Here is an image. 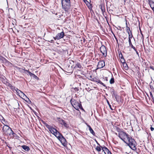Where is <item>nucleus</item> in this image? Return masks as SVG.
Masks as SVG:
<instances>
[{
  "label": "nucleus",
  "mask_w": 154,
  "mask_h": 154,
  "mask_svg": "<svg viewBox=\"0 0 154 154\" xmlns=\"http://www.w3.org/2000/svg\"><path fill=\"white\" fill-rule=\"evenodd\" d=\"M104 79V80H105L106 82L108 81V79L107 77H105V79Z\"/></svg>",
  "instance_id": "5fc2aeb1"
},
{
  "label": "nucleus",
  "mask_w": 154,
  "mask_h": 154,
  "mask_svg": "<svg viewBox=\"0 0 154 154\" xmlns=\"http://www.w3.org/2000/svg\"><path fill=\"white\" fill-rule=\"evenodd\" d=\"M6 60V59L5 58L2 57V58L0 59V60L2 63H4Z\"/></svg>",
  "instance_id": "cd10ccee"
},
{
  "label": "nucleus",
  "mask_w": 154,
  "mask_h": 154,
  "mask_svg": "<svg viewBox=\"0 0 154 154\" xmlns=\"http://www.w3.org/2000/svg\"><path fill=\"white\" fill-rule=\"evenodd\" d=\"M75 65L74 66V65H72L71 67H70V69H67V71H66V72L67 73H72V68H73L75 69H81L82 68V66L80 64V63H79L78 62H75Z\"/></svg>",
  "instance_id": "7ed1b4c3"
},
{
  "label": "nucleus",
  "mask_w": 154,
  "mask_h": 154,
  "mask_svg": "<svg viewBox=\"0 0 154 154\" xmlns=\"http://www.w3.org/2000/svg\"><path fill=\"white\" fill-rule=\"evenodd\" d=\"M84 2L89 9L92 10V6L91 4H90L87 0H84Z\"/></svg>",
  "instance_id": "f3484780"
},
{
  "label": "nucleus",
  "mask_w": 154,
  "mask_h": 154,
  "mask_svg": "<svg viewBox=\"0 0 154 154\" xmlns=\"http://www.w3.org/2000/svg\"><path fill=\"white\" fill-rule=\"evenodd\" d=\"M65 35L64 32L63 31L60 33H58L55 37H53V38L55 40H59L63 38Z\"/></svg>",
  "instance_id": "1a4fd4ad"
},
{
  "label": "nucleus",
  "mask_w": 154,
  "mask_h": 154,
  "mask_svg": "<svg viewBox=\"0 0 154 154\" xmlns=\"http://www.w3.org/2000/svg\"><path fill=\"white\" fill-rule=\"evenodd\" d=\"M30 108L31 109H32V108H31V107H30Z\"/></svg>",
  "instance_id": "338daca9"
},
{
  "label": "nucleus",
  "mask_w": 154,
  "mask_h": 154,
  "mask_svg": "<svg viewBox=\"0 0 154 154\" xmlns=\"http://www.w3.org/2000/svg\"><path fill=\"white\" fill-rule=\"evenodd\" d=\"M150 129L151 131H152L154 130V128L151 126L150 127Z\"/></svg>",
  "instance_id": "6e6d98bb"
},
{
  "label": "nucleus",
  "mask_w": 154,
  "mask_h": 154,
  "mask_svg": "<svg viewBox=\"0 0 154 154\" xmlns=\"http://www.w3.org/2000/svg\"><path fill=\"white\" fill-rule=\"evenodd\" d=\"M101 47L100 48V52L102 53L103 55L105 57L107 56V51L105 46L102 44Z\"/></svg>",
  "instance_id": "423d86ee"
},
{
  "label": "nucleus",
  "mask_w": 154,
  "mask_h": 154,
  "mask_svg": "<svg viewBox=\"0 0 154 154\" xmlns=\"http://www.w3.org/2000/svg\"><path fill=\"white\" fill-rule=\"evenodd\" d=\"M2 119H2V120H3V121H4V122H5V119L4 118H3L2 116Z\"/></svg>",
  "instance_id": "052dcab7"
},
{
  "label": "nucleus",
  "mask_w": 154,
  "mask_h": 154,
  "mask_svg": "<svg viewBox=\"0 0 154 154\" xmlns=\"http://www.w3.org/2000/svg\"><path fill=\"white\" fill-rule=\"evenodd\" d=\"M89 131H90V132L94 136H95V133H94V132L93 130V129L92 128L89 130Z\"/></svg>",
  "instance_id": "72a5a7b5"
},
{
  "label": "nucleus",
  "mask_w": 154,
  "mask_h": 154,
  "mask_svg": "<svg viewBox=\"0 0 154 154\" xmlns=\"http://www.w3.org/2000/svg\"><path fill=\"white\" fill-rule=\"evenodd\" d=\"M129 136V135L128 134L123 131L121 132L120 133H119L118 137L125 143H126V141L125 140V137H126L127 139Z\"/></svg>",
  "instance_id": "39448f33"
},
{
  "label": "nucleus",
  "mask_w": 154,
  "mask_h": 154,
  "mask_svg": "<svg viewBox=\"0 0 154 154\" xmlns=\"http://www.w3.org/2000/svg\"><path fill=\"white\" fill-rule=\"evenodd\" d=\"M121 62L122 64V65L123 67L126 69H127L128 68L127 64L125 62V60H121Z\"/></svg>",
  "instance_id": "a211bd4d"
},
{
  "label": "nucleus",
  "mask_w": 154,
  "mask_h": 154,
  "mask_svg": "<svg viewBox=\"0 0 154 154\" xmlns=\"http://www.w3.org/2000/svg\"><path fill=\"white\" fill-rule=\"evenodd\" d=\"M4 125V126L3 127L2 130L3 132H5L7 134L8 131H9L10 130L11 128L9 126L5 125V124L3 123Z\"/></svg>",
  "instance_id": "9d476101"
},
{
  "label": "nucleus",
  "mask_w": 154,
  "mask_h": 154,
  "mask_svg": "<svg viewBox=\"0 0 154 154\" xmlns=\"http://www.w3.org/2000/svg\"><path fill=\"white\" fill-rule=\"evenodd\" d=\"M119 96H116V97H115V98L116 99V100L117 102H119Z\"/></svg>",
  "instance_id": "37998d69"
},
{
  "label": "nucleus",
  "mask_w": 154,
  "mask_h": 154,
  "mask_svg": "<svg viewBox=\"0 0 154 154\" xmlns=\"http://www.w3.org/2000/svg\"><path fill=\"white\" fill-rule=\"evenodd\" d=\"M101 147L99 146H97L96 148V149L98 152H99L101 150Z\"/></svg>",
  "instance_id": "2f4dec72"
},
{
  "label": "nucleus",
  "mask_w": 154,
  "mask_h": 154,
  "mask_svg": "<svg viewBox=\"0 0 154 154\" xmlns=\"http://www.w3.org/2000/svg\"><path fill=\"white\" fill-rule=\"evenodd\" d=\"M128 140V142L126 141V144H127L128 145L129 147L134 150H135L136 149V146L137 145V143L135 140L132 138L131 137L129 136L127 138Z\"/></svg>",
  "instance_id": "f257e3e1"
},
{
  "label": "nucleus",
  "mask_w": 154,
  "mask_h": 154,
  "mask_svg": "<svg viewBox=\"0 0 154 154\" xmlns=\"http://www.w3.org/2000/svg\"><path fill=\"white\" fill-rule=\"evenodd\" d=\"M115 82L114 81V79L113 77H112L111 79H110L109 82L110 84H113Z\"/></svg>",
  "instance_id": "c85d7f7f"
},
{
  "label": "nucleus",
  "mask_w": 154,
  "mask_h": 154,
  "mask_svg": "<svg viewBox=\"0 0 154 154\" xmlns=\"http://www.w3.org/2000/svg\"><path fill=\"white\" fill-rule=\"evenodd\" d=\"M60 135L61 136V137L60 141L62 145L63 146H66L67 145V142L66 141V139L62 135Z\"/></svg>",
  "instance_id": "9b49d317"
},
{
  "label": "nucleus",
  "mask_w": 154,
  "mask_h": 154,
  "mask_svg": "<svg viewBox=\"0 0 154 154\" xmlns=\"http://www.w3.org/2000/svg\"><path fill=\"white\" fill-rule=\"evenodd\" d=\"M78 106V110H79V108L80 109V108H81V107L82 108V106L81 102L80 101V102H79V105H78V106Z\"/></svg>",
  "instance_id": "c9c22d12"
},
{
  "label": "nucleus",
  "mask_w": 154,
  "mask_h": 154,
  "mask_svg": "<svg viewBox=\"0 0 154 154\" xmlns=\"http://www.w3.org/2000/svg\"><path fill=\"white\" fill-rule=\"evenodd\" d=\"M33 112L35 114V115H36V114L37 113L34 110H33Z\"/></svg>",
  "instance_id": "13d9d810"
},
{
  "label": "nucleus",
  "mask_w": 154,
  "mask_h": 154,
  "mask_svg": "<svg viewBox=\"0 0 154 154\" xmlns=\"http://www.w3.org/2000/svg\"><path fill=\"white\" fill-rule=\"evenodd\" d=\"M78 76H79V78H82V79H84V76H82L80 75H79Z\"/></svg>",
  "instance_id": "09e8293b"
},
{
  "label": "nucleus",
  "mask_w": 154,
  "mask_h": 154,
  "mask_svg": "<svg viewBox=\"0 0 154 154\" xmlns=\"http://www.w3.org/2000/svg\"><path fill=\"white\" fill-rule=\"evenodd\" d=\"M95 141L97 143V144L99 146H100L101 147V146L100 145V144L97 142V141L95 140Z\"/></svg>",
  "instance_id": "864d4df0"
},
{
  "label": "nucleus",
  "mask_w": 154,
  "mask_h": 154,
  "mask_svg": "<svg viewBox=\"0 0 154 154\" xmlns=\"http://www.w3.org/2000/svg\"><path fill=\"white\" fill-rule=\"evenodd\" d=\"M149 93H150V95L152 98V99H154V97H153V95L152 94V92L151 91H150L149 92Z\"/></svg>",
  "instance_id": "c03bdc74"
},
{
  "label": "nucleus",
  "mask_w": 154,
  "mask_h": 154,
  "mask_svg": "<svg viewBox=\"0 0 154 154\" xmlns=\"http://www.w3.org/2000/svg\"><path fill=\"white\" fill-rule=\"evenodd\" d=\"M128 40H131V39L133 37L132 32H131L129 34H128Z\"/></svg>",
  "instance_id": "473e14b6"
},
{
  "label": "nucleus",
  "mask_w": 154,
  "mask_h": 154,
  "mask_svg": "<svg viewBox=\"0 0 154 154\" xmlns=\"http://www.w3.org/2000/svg\"><path fill=\"white\" fill-rule=\"evenodd\" d=\"M116 129L117 132H118L119 133H120L121 132H122L123 131L122 129L120 128L119 127H116Z\"/></svg>",
  "instance_id": "bb28decb"
},
{
  "label": "nucleus",
  "mask_w": 154,
  "mask_h": 154,
  "mask_svg": "<svg viewBox=\"0 0 154 154\" xmlns=\"http://www.w3.org/2000/svg\"><path fill=\"white\" fill-rule=\"evenodd\" d=\"M22 70H24L26 72H27L28 73L29 75L31 76V77H32L33 78H34L35 79L38 80L39 79V78L35 75L34 74L31 73V72L29 71V70L25 69H21Z\"/></svg>",
  "instance_id": "f8f14e48"
},
{
  "label": "nucleus",
  "mask_w": 154,
  "mask_h": 154,
  "mask_svg": "<svg viewBox=\"0 0 154 154\" xmlns=\"http://www.w3.org/2000/svg\"><path fill=\"white\" fill-rule=\"evenodd\" d=\"M149 87L150 89L152 90V91L154 92V88H153V87L150 85H149Z\"/></svg>",
  "instance_id": "79ce46f5"
},
{
  "label": "nucleus",
  "mask_w": 154,
  "mask_h": 154,
  "mask_svg": "<svg viewBox=\"0 0 154 154\" xmlns=\"http://www.w3.org/2000/svg\"><path fill=\"white\" fill-rule=\"evenodd\" d=\"M112 33H113V34H114V33H113V32H112Z\"/></svg>",
  "instance_id": "774afa93"
},
{
  "label": "nucleus",
  "mask_w": 154,
  "mask_h": 154,
  "mask_svg": "<svg viewBox=\"0 0 154 154\" xmlns=\"http://www.w3.org/2000/svg\"><path fill=\"white\" fill-rule=\"evenodd\" d=\"M81 110H82L83 111H85V110H84V109H83V108L82 107V108H80Z\"/></svg>",
  "instance_id": "bf43d9fd"
},
{
  "label": "nucleus",
  "mask_w": 154,
  "mask_h": 154,
  "mask_svg": "<svg viewBox=\"0 0 154 154\" xmlns=\"http://www.w3.org/2000/svg\"><path fill=\"white\" fill-rule=\"evenodd\" d=\"M6 82L7 83V85L9 87L12 91H14V90L15 87L13 86L11 84L8 82Z\"/></svg>",
  "instance_id": "aec40b11"
},
{
  "label": "nucleus",
  "mask_w": 154,
  "mask_h": 154,
  "mask_svg": "<svg viewBox=\"0 0 154 154\" xmlns=\"http://www.w3.org/2000/svg\"><path fill=\"white\" fill-rule=\"evenodd\" d=\"M119 58H120V59L121 60H125L123 57L121 51L119 52Z\"/></svg>",
  "instance_id": "393cba45"
},
{
  "label": "nucleus",
  "mask_w": 154,
  "mask_h": 154,
  "mask_svg": "<svg viewBox=\"0 0 154 154\" xmlns=\"http://www.w3.org/2000/svg\"><path fill=\"white\" fill-rule=\"evenodd\" d=\"M91 80L93 81L94 82H97L98 83H99L101 85H103L104 87H106V88H107V87L99 79H97L96 78H92L91 79Z\"/></svg>",
  "instance_id": "ddd939ff"
},
{
  "label": "nucleus",
  "mask_w": 154,
  "mask_h": 154,
  "mask_svg": "<svg viewBox=\"0 0 154 154\" xmlns=\"http://www.w3.org/2000/svg\"><path fill=\"white\" fill-rule=\"evenodd\" d=\"M114 37L115 38V39H116V41L118 43V40L117 38L116 37V36H115V35L114 34Z\"/></svg>",
  "instance_id": "8fccbe9b"
},
{
  "label": "nucleus",
  "mask_w": 154,
  "mask_h": 154,
  "mask_svg": "<svg viewBox=\"0 0 154 154\" xmlns=\"http://www.w3.org/2000/svg\"><path fill=\"white\" fill-rule=\"evenodd\" d=\"M7 135H8L11 137L13 138L14 137L16 136L17 134L14 132L11 128L8 131V133L7 134Z\"/></svg>",
  "instance_id": "dca6fc26"
},
{
  "label": "nucleus",
  "mask_w": 154,
  "mask_h": 154,
  "mask_svg": "<svg viewBox=\"0 0 154 154\" xmlns=\"http://www.w3.org/2000/svg\"><path fill=\"white\" fill-rule=\"evenodd\" d=\"M48 41L52 43H54V41L53 40H51L50 41Z\"/></svg>",
  "instance_id": "49530a36"
},
{
  "label": "nucleus",
  "mask_w": 154,
  "mask_h": 154,
  "mask_svg": "<svg viewBox=\"0 0 154 154\" xmlns=\"http://www.w3.org/2000/svg\"><path fill=\"white\" fill-rule=\"evenodd\" d=\"M148 4L152 9L154 8V2L152 0H148Z\"/></svg>",
  "instance_id": "6ab92c4d"
},
{
  "label": "nucleus",
  "mask_w": 154,
  "mask_h": 154,
  "mask_svg": "<svg viewBox=\"0 0 154 154\" xmlns=\"http://www.w3.org/2000/svg\"><path fill=\"white\" fill-rule=\"evenodd\" d=\"M132 48H133L135 51H136L137 50L135 48L134 46H132L131 47Z\"/></svg>",
  "instance_id": "de8ad7c7"
},
{
  "label": "nucleus",
  "mask_w": 154,
  "mask_h": 154,
  "mask_svg": "<svg viewBox=\"0 0 154 154\" xmlns=\"http://www.w3.org/2000/svg\"><path fill=\"white\" fill-rule=\"evenodd\" d=\"M152 101L153 103L154 104V98L153 99H152Z\"/></svg>",
  "instance_id": "680f3d73"
},
{
  "label": "nucleus",
  "mask_w": 154,
  "mask_h": 154,
  "mask_svg": "<svg viewBox=\"0 0 154 154\" xmlns=\"http://www.w3.org/2000/svg\"><path fill=\"white\" fill-rule=\"evenodd\" d=\"M128 42L130 46L131 47L132 46H133L131 40L129 39V40H128Z\"/></svg>",
  "instance_id": "4c0bfd02"
},
{
  "label": "nucleus",
  "mask_w": 154,
  "mask_h": 154,
  "mask_svg": "<svg viewBox=\"0 0 154 154\" xmlns=\"http://www.w3.org/2000/svg\"><path fill=\"white\" fill-rule=\"evenodd\" d=\"M69 65L68 66V68H69Z\"/></svg>",
  "instance_id": "69168bd1"
},
{
  "label": "nucleus",
  "mask_w": 154,
  "mask_h": 154,
  "mask_svg": "<svg viewBox=\"0 0 154 154\" xmlns=\"http://www.w3.org/2000/svg\"><path fill=\"white\" fill-rule=\"evenodd\" d=\"M72 89H73L75 92L78 91L79 89L78 88L75 87V88H72Z\"/></svg>",
  "instance_id": "e433bc0d"
},
{
  "label": "nucleus",
  "mask_w": 154,
  "mask_h": 154,
  "mask_svg": "<svg viewBox=\"0 0 154 154\" xmlns=\"http://www.w3.org/2000/svg\"><path fill=\"white\" fill-rule=\"evenodd\" d=\"M60 135L62 134L60 133H58V136H56V137L59 140H60L61 137V136Z\"/></svg>",
  "instance_id": "7c9ffc66"
},
{
  "label": "nucleus",
  "mask_w": 154,
  "mask_h": 154,
  "mask_svg": "<svg viewBox=\"0 0 154 154\" xmlns=\"http://www.w3.org/2000/svg\"><path fill=\"white\" fill-rule=\"evenodd\" d=\"M126 31L128 33V34H129L131 32H132L131 31L130 28L127 25V22L126 23Z\"/></svg>",
  "instance_id": "b1692460"
},
{
  "label": "nucleus",
  "mask_w": 154,
  "mask_h": 154,
  "mask_svg": "<svg viewBox=\"0 0 154 154\" xmlns=\"http://www.w3.org/2000/svg\"><path fill=\"white\" fill-rule=\"evenodd\" d=\"M85 39H84L83 40V42H85Z\"/></svg>",
  "instance_id": "0e129e2a"
},
{
  "label": "nucleus",
  "mask_w": 154,
  "mask_h": 154,
  "mask_svg": "<svg viewBox=\"0 0 154 154\" xmlns=\"http://www.w3.org/2000/svg\"><path fill=\"white\" fill-rule=\"evenodd\" d=\"M135 52H136V54L138 56H139V53L137 51V50H136V51H135Z\"/></svg>",
  "instance_id": "4d7b16f0"
},
{
  "label": "nucleus",
  "mask_w": 154,
  "mask_h": 154,
  "mask_svg": "<svg viewBox=\"0 0 154 154\" xmlns=\"http://www.w3.org/2000/svg\"><path fill=\"white\" fill-rule=\"evenodd\" d=\"M112 97H116V96H118L116 92H115L113 93H112Z\"/></svg>",
  "instance_id": "f704fd0d"
},
{
  "label": "nucleus",
  "mask_w": 154,
  "mask_h": 154,
  "mask_svg": "<svg viewBox=\"0 0 154 154\" xmlns=\"http://www.w3.org/2000/svg\"><path fill=\"white\" fill-rule=\"evenodd\" d=\"M110 92H111V94L112 93H113L115 92H116L115 91H114V89H113V88H110Z\"/></svg>",
  "instance_id": "a19ab883"
},
{
  "label": "nucleus",
  "mask_w": 154,
  "mask_h": 154,
  "mask_svg": "<svg viewBox=\"0 0 154 154\" xmlns=\"http://www.w3.org/2000/svg\"><path fill=\"white\" fill-rule=\"evenodd\" d=\"M42 122L46 128H48L50 132L53 134H54L55 133V131H57V130L56 129L53 128L52 126L48 125L47 123H45L44 121L42 120Z\"/></svg>",
  "instance_id": "20e7f679"
},
{
  "label": "nucleus",
  "mask_w": 154,
  "mask_h": 154,
  "mask_svg": "<svg viewBox=\"0 0 154 154\" xmlns=\"http://www.w3.org/2000/svg\"><path fill=\"white\" fill-rule=\"evenodd\" d=\"M6 65L9 66L12 64L11 63L8 61L7 60H6L5 63H4Z\"/></svg>",
  "instance_id": "a878e982"
},
{
  "label": "nucleus",
  "mask_w": 154,
  "mask_h": 154,
  "mask_svg": "<svg viewBox=\"0 0 154 154\" xmlns=\"http://www.w3.org/2000/svg\"><path fill=\"white\" fill-rule=\"evenodd\" d=\"M106 101L107 102V104H108V105H109L110 108V109L112 110H113V109L112 108V106H111V105L110 104L108 100H107V99H106Z\"/></svg>",
  "instance_id": "c756f323"
},
{
  "label": "nucleus",
  "mask_w": 154,
  "mask_h": 154,
  "mask_svg": "<svg viewBox=\"0 0 154 154\" xmlns=\"http://www.w3.org/2000/svg\"><path fill=\"white\" fill-rule=\"evenodd\" d=\"M87 126L88 127L89 130H90L91 129H92V128H91V126L90 125H87Z\"/></svg>",
  "instance_id": "3c124183"
},
{
  "label": "nucleus",
  "mask_w": 154,
  "mask_h": 154,
  "mask_svg": "<svg viewBox=\"0 0 154 154\" xmlns=\"http://www.w3.org/2000/svg\"><path fill=\"white\" fill-rule=\"evenodd\" d=\"M58 133H59L57 130V131H55V133L54 134V135L56 137L57 136H58Z\"/></svg>",
  "instance_id": "ea45409f"
},
{
  "label": "nucleus",
  "mask_w": 154,
  "mask_h": 154,
  "mask_svg": "<svg viewBox=\"0 0 154 154\" xmlns=\"http://www.w3.org/2000/svg\"><path fill=\"white\" fill-rule=\"evenodd\" d=\"M69 63L71 64H72L73 63H75L74 61H73V60H70Z\"/></svg>",
  "instance_id": "a18cd8bd"
},
{
  "label": "nucleus",
  "mask_w": 154,
  "mask_h": 154,
  "mask_svg": "<svg viewBox=\"0 0 154 154\" xmlns=\"http://www.w3.org/2000/svg\"><path fill=\"white\" fill-rule=\"evenodd\" d=\"M57 119L59 121V123L60 124L64 126L65 127L67 128H69V125L66 123L65 121L60 118H57Z\"/></svg>",
  "instance_id": "0eeeda50"
},
{
  "label": "nucleus",
  "mask_w": 154,
  "mask_h": 154,
  "mask_svg": "<svg viewBox=\"0 0 154 154\" xmlns=\"http://www.w3.org/2000/svg\"><path fill=\"white\" fill-rule=\"evenodd\" d=\"M102 149V152H103L105 154H112L108 149L105 146H101Z\"/></svg>",
  "instance_id": "2eb2a0df"
},
{
  "label": "nucleus",
  "mask_w": 154,
  "mask_h": 154,
  "mask_svg": "<svg viewBox=\"0 0 154 154\" xmlns=\"http://www.w3.org/2000/svg\"><path fill=\"white\" fill-rule=\"evenodd\" d=\"M105 66V62L104 60H100L98 63L97 67L98 69H100L103 67Z\"/></svg>",
  "instance_id": "4468645a"
},
{
  "label": "nucleus",
  "mask_w": 154,
  "mask_h": 154,
  "mask_svg": "<svg viewBox=\"0 0 154 154\" xmlns=\"http://www.w3.org/2000/svg\"><path fill=\"white\" fill-rule=\"evenodd\" d=\"M150 68L151 69H152L153 70H154V67L153 66H150Z\"/></svg>",
  "instance_id": "603ef678"
},
{
  "label": "nucleus",
  "mask_w": 154,
  "mask_h": 154,
  "mask_svg": "<svg viewBox=\"0 0 154 154\" xmlns=\"http://www.w3.org/2000/svg\"><path fill=\"white\" fill-rule=\"evenodd\" d=\"M71 103L73 107L76 110H78V106L79 105V102L77 100L73 99H71L70 100Z\"/></svg>",
  "instance_id": "6e6552de"
},
{
  "label": "nucleus",
  "mask_w": 154,
  "mask_h": 154,
  "mask_svg": "<svg viewBox=\"0 0 154 154\" xmlns=\"http://www.w3.org/2000/svg\"><path fill=\"white\" fill-rule=\"evenodd\" d=\"M2 57L1 55L0 54V59L2 58Z\"/></svg>",
  "instance_id": "e2e57ef3"
},
{
  "label": "nucleus",
  "mask_w": 154,
  "mask_h": 154,
  "mask_svg": "<svg viewBox=\"0 0 154 154\" xmlns=\"http://www.w3.org/2000/svg\"><path fill=\"white\" fill-rule=\"evenodd\" d=\"M99 8L101 9L103 14L105 12L104 5L102 4H101L99 5Z\"/></svg>",
  "instance_id": "4be33fe9"
},
{
  "label": "nucleus",
  "mask_w": 154,
  "mask_h": 154,
  "mask_svg": "<svg viewBox=\"0 0 154 154\" xmlns=\"http://www.w3.org/2000/svg\"><path fill=\"white\" fill-rule=\"evenodd\" d=\"M24 96L26 97V98L28 100H26V101L29 103H31V101L27 97V96L25 95Z\"/></svg>",
  "instance_id": "58836bf2"
},
{
  "label": "nucleus",
  "mask_w": 154,
  "mask_h": 154,
  "mask_svg": "<svg viewBox=\"0 0 154 154\" xmlns=\"http://www.w3.org/2000/svg\"><path fill=\"white\" fill-rule=\"evenodd\" d=\"M14 90L16 91V92L18 94H19L20 93L21 94H22L21 95V96H22L23 97H24V95H25L24 94L22 91H21L20 90H19L17 88H15Z\"/></svg>",
  "instance_id": "412c9836"
},
{
  "label": "nucleus",
  "mask_w": 154,
  "mask_h": 154,
  "mask_svg": "<svg viewBox=\"0 0 154 154\" xmlns=\"http://www.w3.org/2000/svg\"><path fill=\"white\" fill-rule=\"evenodd\" d=\"M62 8L66 11H68L71 5L70 0H61Z\"/></svg>",
  "instance_id": "f03ea898"
},
{
  "label": "nucleus",
  "mask_w": 154,
  "mask_h": 154,
  "mask_svg": "<svg viewBox=\"0 0 154 154\" xmlns=\"http://www.w3.org/2000/svg\"><path fill=\"white\" fill-rule=\"evenodd\" d=\"M21 147L24 150L28 152L30 150L29 147L28 146H26V145H23V146H22Z\"/></svg>",
  "instance_id": "5701e85b"
}]
</instances>
